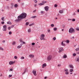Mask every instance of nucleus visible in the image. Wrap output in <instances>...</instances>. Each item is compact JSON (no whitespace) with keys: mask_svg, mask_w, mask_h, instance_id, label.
Masks as SVG:
<instances>
[{"mask_svg":"<svg viewBox=\"0 0 79 79\" xmlns=\"http://www.w3.org/2000/svg\"><path fill=\"white\" fill-rule=\"evenodd\" d=\"M27 16V14L26 13H22L20 15L18 16V19L15 20V22H19L21 21L22 19H25Z\"/></svg>","mask_w":79,"mask_h":79,"instance_id":"nucleus-1","label":"nucleus"},{"mask_svg":"<svg viewBox=\"0 0 79 79\" xmlns=\"http://www.w3.org/2000/svg\"><path fill=\"white\" fill-rule=\"evenodd\" d=\"M75 32L74 30L72 28H71L69 30V32L70 33H74Z\"/></svg>","mask_w":79,"mask_h":79,"instance_id":"nucleus-2","label":"nucleus"},{"mask_svg":"<svg viewBox=\"0 0 79 79\" xmlns=\"http://www.w3.org/2000/svg\"><path fill=\"white\" fill-rule=\"evenodd\" d=\"M44 37L45 35L44 34L41 35L40 38V39L41 40H45V38H44Z\"/></svg>","mask_w":79,"mask_h":79,"instance_id":"nucleus-3","label":"nucleus"},{"mask_svg":"<svg viewBox=\"0 0 79 79\" xmlns=\"http://www.w3.org/2000/svg\"><path fill=\"white\" fill-rule=\"evenodd\" d=\"M52 59V55H49L48 57L47 60L48 61H50Z\"/></svg>","mask_w":79,"mask_h":79,"instance_id":"nucleus-4","label":"nucleus"},{"mask_svg":"<svg viewBox=\"0 0 79 79\" xmlns=\"http://www.w3.org/2000/svg\"><path fill=\"white\" fill-rule=\"evenodd\" d=\"M2 30L3 31H6V25H4Z\"/></svg>","mask_w":79,"mask_h":79,"instance_id":"nucleus-5","label":"nucleus"},{"mask_svg":"<svg viewBox=\"0 0 79 79\" xmlns=\"http://www.w3.org/2000/svg\"><path fill=\"white\" fill-rule=\"evenodd\" d=\"M44 9L46 11H48V9H49V7L48 6H46L45 7Z\"/></svg>","mask_w":79,"mask_h":79,"instance_id":"nucleus-6","label":"nucleus"},{"mask_svg":"<svg viewBox=\"0 0 79 79\" xmlns=\"http://www.w3.org/2000/svg\"><path fill=\"white\" fill-rule=\"evenodd\" d=\"M60 50L59 51V53H61L63 51V48H60Z\"/></svg>","mask_w":79,"mask_h":79,"instance_id":"nucleus-7","label":"nucleus"},{"mask_svg":"<svg viewBox=\"0 0 79 79\" xmlns=\"http://www.w3.org/2000/svg\"><path fill=\"white\" fill-rule=\"evenodd\" d=\"M33 73L34 76H37V73H36V71L35 70H33Z\"/></svg>","mask_w":79,"mask_h":79,"instance_id":"nucleus-8","label":"nucleus"},{"mask_svg":"<svg viewBox=\"0 0 79 79\" xmlns=\"http://www.w3.org/2000/svg\"><path fill=\"white\" fill-rule=\"evenodd\" d=\"M15 63V62L14 61H10L9 62V64H10V65H11V64H14Z\"/></svg>","mask_w":79,"mask_h":79,"instance_id":"nucleus-9","label":"nucleus"},{"mask_svg":"<svg viewBox=\"0 0 79 79\" xmlns=\"http://www.w3.org/2000/svg\"><path fill=\"white\" fill-rule=\"evenodd\" d=\"M22 45H23V43H22L20 44V46H17L18 48H20L21 47Z\"/></svg>","mask_w":79,"mask_h":79,"instance_id":"nucleus-10","label":"nucleus"},{"mask_svg":"<svg viewBox=\"0 0 79 79\" xmlns=\"http://www.w3.org/2000/svg\"><path fill=\"white\" fill-rule=\"evenodd\" d=\"M14 6V5L13 4V3H11V5H10V8H13Z\"/></svg>","mask_w":79,"mask_h":79,"instance_id":"nucleus-11","label":"nucleus"},{"mask_svg":"<svg viewBox=\"0 0 79 79\" xmlns=\"http://www.w3.org/2000/svg\"><path fill=\"white\" fill-rule=\"evenodd\" d=\"M27 71V69H25V71H24L23 73V74H24Z\"/></svg>","mask_w":79,"mask_h":79,"instance_id":"nucleus-12","label":"nucleus"},{"mask_svg":"<svg viewBox=\"0 0 79 79\" xmlns=\"http://www.w3.org/2000/svg\"><path fill=\"white\" fill-rule=\"evenodd\" d=\"M29 57L30 58H33V57H34V55L32 54L30 55H29Z\"/></svg>","mask_w":79,"mask_h":79,"instance_id":"nucleus-13","label":"nucleus"},{"mask_svg":"<svg viewBox=\"0 0 79 79\" xmlns=\"http://www.w3.org/2000/svg\"><path fill=\"white\" fill-rule=\"evenodd\" d=\"M63 58H67V56H66V55L64 54V55L63 56Z\"/></svg>","mask_w":79,"mask_h":79,"instance_id":"nucleus-14","label":"nucleus"},{"mask_svg":"<svg viewBox=\"0 0 79 79\" xmlns=\"http://www.w3.org/2000/svg\"><path fill=\"white\" fill-rule=\"evenodd\" d=\"M7 23L8 24H11V22L10 21L7 22Z\"/></svg>","mask_w":79,"mask_h":79,"instance_id":"nucleus-15","label":"nucleus"},{"mask_svg":"<svg viewBox=\"0 0 79 79\" xmlns=\"http://www.w3.org/2000/svg\"><path fill=\"white\" fill-rule=\"evenodd\" d=\"M61 45H63V46H64L65 45V44L63 43V41H62L61 43Z\"/></svg>","mask_w":79,"mask_h":79,"instance_id":"nucleus-16","label":"nucleus"},{"mask_svg":"<svg viewBox=\"0 0 79 79\" xmlns=\"http://www.w3.org/2000/svg\"><path fill=\"white\" fill-rule=\"evenodd\" d=\"M69 67H70V68H72V69L74 68V67H73V66L71 65H69Z\"/></svg>","mask_w":79,"mask_h":79,"instance_id":"nucleus-17","label":"nucleus"},{"mask_svg":"<svg viewBox=\"0 0 79 79\" xmlns=\"http://www.w3.org/2000/svg\"><path fill=\"white\" fill-rule=\"evenodd\" d=\"M43 66V67L44 68V66H47V64H46L44 63V64H43L42 65Z\"/></svg>","mask_w":79,"mask_h":79,"instance_id":"nucleus-18","label":"nucleus"},{"mask_svg":"<svg viewBox=\"0 0 79 79\" xmlns=\"http://www.w3.org/2000/svg\"><path fill=\"white\" fill-rule=\"evenodd\" d=\"M76 60L77 61L79 62V57L76 58Z\"/></svg>","mask_w":79,"mask_h":79,"instance_id":"nucleus-19","label":"nucleus"},{"mask_svg":"<svg viewBox=\"0 0 79 79\" xmlns=\"http://www.w3.org/2000/svg\"><path fill=\"white\" fill-rule=\"evenodd\" d=\"M15 8H17L18 7V4H16L14 5Z\"/></svg>","mask_w":79,"mask_h":79,"instance_id":"nucleus-20","label":"nucleus"},{"mask_svg":"<svg viewBox=\"0 0 79 79\" xmlns=\"http://www.w3.org/2000/svg\"><path fill=\"white\" fill-rule=\"evenodd\" d=\"M37 18V16H32L31 17L32 18H33V19H34V18Z\"/></svg>","mask_w":79,"mask_h":79,"instance_id":"nucleus-21","label":"nucleus"},{"mask_svg":"<svg viewBox=\"0 0 79 79\" xmlns=\"http://www.w3.org/2000/svg\"><path fill=\"white\" fill-rule=\"evenodd\" d=\"M59 13L61 14L63 13V10H60L59 11Z\"/></svg>","mask_w":79,"mask_h":79,"instance_id":"nucleus-22","label":"nucleus"},{"mask_svg":"<svg viewBox=\"0 0 79 79\" xmlns=\"http://www.w3.org/2000/svg\"><path fill=\"white\" fill-rule=\"evenodd\" d=\"M31 29H28V32H31Z\"/></svg>","mask_w":79,"mask_h":79,"instance_id":"nucleus-23","label":"nucleus"},{"mask_svg":"<svg viewBox=\"0 0 79 79\" xmlns=\"http://www.w3.org/2000/svg\"><path fill=\"white\" fill-rule=\"evenodd\" d=\"M73 69H70V72H71V73L72 72H73Z\"/></svg>","mask_w":79,"mask_h":79,"instance_id":"nucleus-24","label":"nucleus"},{"mask_svg":"<svg viewBox=\"0 0 79 79\" xmlns=\"http://www.w3.org/2000/svg\"><path fill=\"white\" fill-rule=\"evenodd\" d=\"M46 1H42V3L45 4L46 3Z\"/></svg>","mask_w":79,"mask_h":79,"instance_id":"nucleus-25","label":"nucleus"},{"mask_svg":"<svg viewBox=\"0 0 79 79\" xmlns=\"http://www.w3.org/2000/svg\"><path fill=\"white\" fill-rule=\"evenodd\" d=\"M75 50H76V51L78 52V51H79V48L76 49Z\"/></svg>","mask_w":79,"mask_h":79,"instance_id":"nucleus-26","label":"nucleus"},{"mask_svg":"<svg viewBox=\"0 0 79 79\" xmlns=\"http://www.w3.org/2000/svg\"><path fill=\"white\" fill-rule=\"evenodd\" d=\"M20 59L21 60H23V59H24V57L22 56L20 58Z\"/></svg>","mask_w":79,"mask_h":79,"instance_id":"nucleus-27","label":"nucleus"},{"mask_svg":"<svg viewBox=\"0 0 79 79\" xmlns=\"http://www.w3.org/2000/svg\"><path fill=\"white\" fill-rule=\"evenodd\" d=\"M66 42L67 43V44H68V43H69V40H66Z\"/></svg>","mask_w":79,"mask_h":79,"instance_id":"nucleus-28","label":"nucleus"},{"mask_svg":"<svg viewBox=\"0 0 79 79\" xmlns=\"http://www.w3.org/2000/svg\"><path fill=\"white\" fill-rule=\"evenodd\" d=\"M65 74H67V75H68V74H69V72H65Z\"/></svg>","mask_w":79,"mask_h":79,"instance_id":"nucleus-29","label":"nucleus"},{"mask_svg":"<svg viewBox=\"0 0 79 79\" xmlns=\"http://www.w3.org/2000/svg\"><path fill=\"white\" fill-rule=\"evenodd\" d=\"M9 35H11V34H12V32H11V31H9Z\"/></svg>","mask_w":79,"mask_h":79,"instance_id":"nucleus-30","label":"nucleus"},{"mask_svg":"<svg viewBox=\"0 0 79 79\" xmlns=\"http://www.w3.org/2000/svg\"><path fill=\"white\" fill-rule=\"evenodd\" d=\"M20 42H21V43H23V40H22L21 39L20 40Z\"/></svg>","mask_w":79,"mask_h":79,"instance_id":"nucleus-31","label":"nucleus"},{"mask_svg":"<svg viewBox=\"0 0 79 79\" xmlns=\"http://www.w3.org/2000/svg\"><path fill=\"white\" fill-rule=\"evenodd\" d=\"M26 25L27 26L29 25V22H27L26 23Z\"/></svg>","mask_w":79,"mask_h":79,"instance_id":"nucleus-32","label":"nucleus"},{"mask_svg":"<svg viewBox=\"0 0 79 79\" xmlns=\"http://www.w3.org/2000/svg\"><path fill=\"white\" fill-rule=\"evenodd\" d=\"M57 66L58 67H60V66H61V64H58L57 65Z\"/></svg>","mask_w":79,"mask_h":79,"instance_id":"nucleus-33","label":"nucleus"},{"mask_svg":"<svg viewBox=\"0 0 79 79\" xmlns=\"http://www.w3.org/2000/svg\"><path fill=\"white\" fill-rule=\"evenodd\" d=\"M53 39L54 40H56V37H54L53 38Z\"/></svg>","mask_w":79,"mask_h":79,"instance_id":"nucleus-34","label":"nucleus"},{"mask_svg":"<svg viewBox=\"0 0 79 79\" xmlns=\"http://www.w3.org/2000/svg\"><path fill=\"white\" fill-rule=\"evenodd\" d=\"M54 31H56V30H57V28H54Z\"/></svg>","mask_w":79,"mask_h":79,"instance_id":"nucleus-35","label":"nucleus"},{"mask_svg":"<svg viewBox=\"0 0 79 79\" xmlns=\"http://www.w3.org/2000/svg\"><path fill=\"white\" fill-rule=\"evenodd\" d=\"M4 17H3L2 18V21H5V20L4 19Z\"/></svg>","mask_w":79,"mask_h":79,"instance_id":"nucleus-36","label":"nucleus"},{"mask_svg":"<svg viewBox=\"0 0 79 79\" xmlns=\"http://www.w3.org/2000/svg\"><path fill=\"white\" fill-rule=\"evenodd\" d=\"M39 5H44V4L41 3H40L39 4Z\"/></svg>","mask_w":79,"mask_h":79,"instance_id":"nucleus-37","label":"nucleus"},{"mask_svg":"<svg viewBox=\"0 0 79 79\" xmlns=\"http://www.w3.org/2000/svg\"><path fill=\"white\" fill-rule=\"evenodd\" d=\"M34 23H31V24H30L29 25V26H32V25H34Z\"/></svg>","mask_w":79,"mask_h":79,"instance_id":"nucleus-38","label":"nucleus"},{"mask_svg":"<svg viewBox=\"0 0 79 79\" xmlns=\"http://www.w3.org/2000/svg\"><path fill=\"white\" fill-rule=\"evenodd\" d=\"M14 58L15 59H17V58H18V57L16 56H15Z\"/></svg>","mask_w":79,"mask_h":79,"instance_id":"nucleus-39","label":"nucleus"},{"mask_svg":"<svg viewBox=\"0 0 79 79\" xmlns=\"http://www.w3.org/2000/svg\"><path fill=\"white\" fill-rule=\"evenodd\" d=\"M11 76H12V75H9L8 77H9V78L11 77Z\"/></svg>","mask_w":79,"mask_h":79,"instance_id":"nucleus-40","label":"nucleus"},{"mask_svg":"<svg viewBox=\"0 0 79 79\" xmlns=\"http://www.w3.org/2000/svg\"><path fill=\"white\" fill-rule=\"evenodd\" d=\"M76 21V19H72L73 21Z\"/></svg>","mask_w":79,"mask_h":79,"instance_id":"nucleus-41","label":"nucleus"},{"mask_svg":"<svg viewBox=\"0 0 79 79\" xmlns=\"http://www.w3.org/2000/svg\"><path fill=\"white\" fill-rule=\"evenodd\" d=\"M51 27H54V24H52L51 25Z\"/></svg>","mask_w":79,"mask_h":79,"instance_id":"nucleus-42","label":"nucleus"},{"mask_svg":"<svg viewBox=\"0 0 79 79\" xmlns=\"http://www.w3.org/2000/svg\"><path fill=\"white\" fill-rule=\"evenodd\" d=\"M10 28H13V27H14V25H12L10 27Z\"/></svg>","mask_w":79,"mask_h":79,"instance_id":"nucleus-43","label":"nucleus"},{"mask_svg":"<svg viewBox=\"0 0 79 79\" xmlns=\"http://www.w3.org/2000/svg\"><path fill=\"white\" fill-rule=\"evenodd\" d=\"M65 71L66 72H67V71H68V69H66L65 70Z\"/></svg>","mask_w":79,"mask_h":79,"instance_id":"nucleus-44","label":"nucleus"},{"mask_svg":"<svg viewBox=\"0 0 79 79\" xmlns=\"http://www.w3.org/2000/svg\"><path fill=\"white\" fill-rule=\"evenodd\" d=\"M0 50H3V49L2 47H0Z\"/></svg>","mask_w":79,"mask_h":79,"instance_id":"nucleus-45","label":"nucleus"},{"mask_svg":"<svg viewBox=\"0 0 79 79\" xmlns=\"http://www.w3.org/2000/svg\"><path fill=\"white\" fill-rule=\"evenodd\" d=\"M31 45H35V43H32Z\"/></svg>","mask_w":79,"mask_h":79,"instance_id":"nucleus-46","label":"nucleus"},{"mask_svg":"<svg viewBox=\"0 0 79 79\" xmlns=\"http://www.w3.org/2000/svg\"><path fill=\"white\" fill-rule=\"evenodd\" d=\"M65 27H66V26H65V25H63V28H65Z\"/></svg>","mask_w":79,"mask_h":79,"instance_id":"nucleus-47","label":"nucleus"},{"mask_svg":"<svg viewBox=\"0 0 79 79\" xmlns=\"http://www.w3.org/2000/svg\"><path fill=\"white\" fill-rule=\"evenodd\" d=\"M76 30L77 31H79V28H76Z\"/></svg>","mask_w":79,"mask_h":79,"instance_id":"nucleus-48","label":"nucleus"},{"mask_svg":"<svg viewBox=\"0 0 79 79\" xmlns=\"http://www.w3.org/2000/svg\"><path fill=\"white\" fill-rule=\"evenodd\" d=\"M11 28L10 27H8V29H9V30H10V29Z\"/></svg>","mask_w":79,"mask_h":79,"instance_id":"nucleus-49","label":"nucleus"},{"mask_svg":"<svg viewBox=\"0 0 79 79\" xmlns=\"http://www.w3.org/2000/svg\"><path fill=\"white\" fill-rule=\"evenodd\" d=\"M41 13H42V14H43V13H44V11H41Z\"/></svg>","mask_w":79,"mask_h":79,"instance_id":"nucleus-50","label":"nucleus"},{"mask_svg":"<svg viewBox=\"0 0 79 79\" xmlns=\"http://www.w3.org/2000/svg\"><path fill=\"white\" fill-rule=\"evenodd\" d=\"M12 44H13V45H15V42H13V43H12Z\"/></svg>","mask_w":79,"mask_h":79,"instance_id":"nucleus-51","label":"nucleus"},{"mask_svg":"<svg viewBox=\"0 0 79 79\" xmlns=\"http://www.w3.org/2000/svg\"><path fill=\"white\" fill-rule=\"evenodd\" d=\"M68 21H70V20L71 21L72 20V19H68Z\"/></svg>","mask_w":79,"mask_h":79,"instance_id":"nucleus-52","label":"nucleus"},{"mask_svg":"<svg viewBox=\"0 0 79 79\" xmlns=\"http://www.w3.org/2000/svg\"><path fill=\"white\" fill-rule=\"evenodd\" d=\"M57 4H55V5H54V6L55 7H56L57 6Z\"/></svg>","mask_w":79,"mask_h":79,"instance_id":"nucleus-53","label":"nucleus"},{"mask_svg":"<svg viewBox=\"0 0 79 79\" xmlns=\"http://www.w3.org/2000/svg\"><path fill=\"white\" fill-rule=\"evenodd\" d=\"M71 39H74V37L73 36V37H72L71 38Z\"/></svg>","mask_w":79,"mask_h":79,"instance_id":"nucleus-54","label":"nucleus"},{"mask_svg":"<svg viewBox=\"0 0 79 79\" xmlns=\"http://www.w3.org/2000/svg\"><path fill=\"white\" fill-rule=\"evenodd\" d=\"M48 32H50V30L48 29Z\"/></svg>","mask_w":79,"mask_h":79,"instance_id":"nucleus-55","label":"nucleus"},{"mask_svg":"<svg viewBox=\"0 0 79 79\" xmlns=\"http://www.w3.org/2000/svg\"><path fill=\"white\" fill-rule=\"evenodd\" d=\"M10 71H13V69H10Z\"/></svg>","mask_w":79,"mask_h":79,"instance_id":"nucleus-56","label":"nucleus"},{"mask_svg":"<svg viewBox=\"0 0 79 79\" xmlns=\"http://www.w3.org/2000/svg\"><path fill=\"white\" fill-rule=\"evenodd\" d=\"M76 54H73V56H76Z\"/></svg>","mask_w":79,"mask_h":79,"instance_id":"nucleus-57","label":"nucleus"},{"mask_svg":"<svg viewBox=\"0 0 79 79\" xmlns=\"http://www.w3.org/2000/svg\"><path fill=\"white\" fill-rule=\"evenodd\" d=\"M26 44V42H23V44Z\"/></svg>","mask_w":79,"mask_h":79,"instance_id":"nucleus-58","label":"nucleus"},{"mask_svg":"<svg viewBox=\"0 0 79 79\" xmlns=\"http://www.w3.org/2000/svg\"><path fill=\"white\" fill-rule=\"evenodd\" d=\"M2 24H4V22H2Z\"/></svg>","mask_w":79,"mask_h":79,"instance_id":"nucleus-59","label":"nucleus"},{"mask_svg":"<svg viewBox=\"0 0 79 79\" xmlns=\"http://www.w3.org/2000/svg\"><path fill=\"white\" fill-rule=\"evenodd\" d=\"M3 43H5V40H3L2 41Z\"/></svg>","mask_w":79,"mask_h":79,"instance_id":"nucleus-60","label":"nucleus"},{"mask_svg":"<svg viewBox=\"0 0 79 79\" xmlns=\"http://www.w3.org/2000/svg\"><path fill=\"white\" fill-rule=\"evenodd\" d=\"M34 6L35 7H36V6H37V5L36 4H35Z\"/></svg>","mask_w":79,"mask_h":79,"instance_id":"nucleus-61","label":"nucleus"},{"mask_svg":"<svg viewBox=\"0 0 79 79\" xmlns=\"http://www.w3.org/2000/svg\"><path fill=\"white\" fill-rule=\"evenodd\" d=\"M77 11L78 12V13H79V9L77 10Z\"/></svg>","mask_w":79,"mask_h":79,"instance_id":"nucleus-62","label":"nucleus"},{"mask_svg":"<svg viewBox=\"0 0 79 79\" xmlns=\"http://www.w3.org/2000/svg\"><path fill=\"white\" fill-rule=\"evenodd\" d=\"M35 11H36V10H34L33 11V12H35Z\"/></svg>","mask_w":79,"mask_h":79,"instance_id":"nucleus-63","label":"nucleus"},{"mask_svg":"<svg viewBox=\"0 0 79 79\" xmlns=\"http://www.w3.org/2000/svg\"><path fill=\"white\" fill-rule=\"evenodd\" d=\"M62 31H64V29H62Z\"/></svg>","mask_w":79,"mask_h":79,"instance_id":"nucleus-64","label":"nucleus"}]
</instances>
